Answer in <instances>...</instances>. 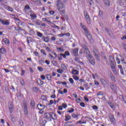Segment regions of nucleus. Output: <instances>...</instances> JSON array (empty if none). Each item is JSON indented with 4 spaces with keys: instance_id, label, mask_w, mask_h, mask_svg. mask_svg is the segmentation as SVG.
<instances>
[{
    "instance_id": "nucleus-54",
    "label": "nucleus",
    "mask_w": 126,
    "mask_h": 126,
    "mask_svg": "<svg viewBox=\"0 0 126 126\" xmlns=\"http://www.w3.org/2000/svg\"><path fill=\"white\" fill-rule=\"evenodd\" d=\"M78 123L79 124H86V121L83 122L82 121H79L78 122Z\"/></svg>"
},
{
    "instance_id": "nucleus-36",
    "label": "nucleus",
    "mask_w": 126,
    "mask_h": 126,
    "mask_svg": "<svg viewBox=\"0 0 126 126\" xmlns=\"http://www.w3.org/2000/svg\"><path fill=\"white\" fill-rule=\"evenodd\" d=\"M41 100H43V101H46V100H47V97H46V96L44 95H42L41 96Z\"/></svg>"
},
{
    "instance_id": "nucleus-20",
    "label": "nucleus",
    "mask_w": 126,
    "mask_h": 126,
    "mask_svg": "<svg viewBox=\"0 0 126 126\" xmlns=\"http://www.w3.org/2000/svg\"><path fill=\"white\" fill-rule=\"evenodd\" d=\"M30 16L32 19H35L37 18V15H36L34 13H32L30 14Z\"/></svg>"
},
{
    "instance_id": "nucleus-5",
    "label": "nucleus",
    "mask_w": 126,
    "mask_h": 126,
    "mask_svg": "<svg viewBox=\"0 0 126 126\" xmlns=\"http://www.w3.org/2000/svg\"><path fill=\"white\" fill-rule=\"evenodd\" d=\"M84 15L86 18V20L88 24H91V19H90V16H89V14L86 11L84 12Z\"/></svg>"
},
{
    "instance_id": "nucleus-10",
    "label": "nucleus",
    "mask_w": 126,
    "mask_h": 126,
    "mask_svg": "<svg viewBox=\"0 0 126 126\" xmlns=\"http://www.w3.org/2000/svg\"><path fill=\"white\" fill-rule=\"evenodd\" d=\"M16 23L17 25H18V26H20V25H21L22 26L23 25H24V22L20 21V20L19 19H17V18H16Z\"/></svg>"
},
{
    "instance_id": "nucleus-32",
    "label": "nucleus",
    "mask_w": 126,
    "mask_h": 126,
    "mask_svg": "<svg viewBox=\"0 0 126 126\" xmlns=\"http://www.w3.org/2000/svg\"><path fill=\"white\" fill-rule=\"evenodd\" d=\"M97 96L98 98H100V96H103V93L101 92H99L97 94Z\"/></svg>"
},
{
    "instance_id": "nucleus-28",
    "label": "nucleus",
    "mask_w": 126,
    "mask_h": 126,
    "mask_svg": "<svg viewBox=\"0 0 126 126\" xmlns=\"http://www.w3.org/2000/svg\"><path fill=\"white\" fill-rule=\"evenodd\" d=\"M92 76H93V79H95L96 77V78L99 77V75L97 73H95V74H92Z\"/></svg>"
},
{
    "instance_id": "nucleus-27",
    "label": "nucleus",
    "mask_w": 126,
    "mask_h": 126,
    "mask_svg": "<svg viewBox=\"0 0 126 126\" xmlns=\"http://www.w3.org/2000/svg\"><path fill=\"white\" fill-rule=\"evenodd\" d=\"M110 78H111L112 81L116 82V78H115V76L114 75H110Z\"/></svg>"
},
{
    "instance_id": "nucleus-39",
    "label": "nucleus",
    "mask_w": 126,
    "mask_h": 126,
    "mask_svg": "<svg viewBox=\"0 0 126 126\" xmlns=\"http://www.w3.org/2000/svg\"><path fill=\"white\" fill-rule=\"evenodd\" d=\"M41 54H43L44 56H47V53H46V51L44 50H41L40 51Z\"/></svg>"
},
{
    "instance_id": "nucleus-47",
    "label": "nucleus",
    "mask_w": 126,
    "mask_h": 126,
    "mask_svg": "<svg viewBox=\"0 0 126 126\" xmlns=\"http://www.w3.org/2000/svg\"><path fill=\"white\" fill-rule=\"evenodd\" d=\"M37 69L39 71H43L44 70V69H43V68H42L41 67H37Z\"/></svg>"
},
{
    "instance_id": "nucleus-40",
    "label": "nucleus",
    "mask_w": 126,
    "mask_h": 126,
    "mask_svg": "<svg viewBox=\"0 0 126 126\" xmlns=\"http://www.w3.org/2000/svg\"><path fill=\"white\" fill-rule=\"evenodd\" d=\"M27 42H28V44H29V43H30V42H32V41L31 40V37H28Z\"/></svg>"
},
{
    "instance_id": "nucleus-24",
    "label": "nucleus",
    "mask_w": 126,
    "mask_h": 126,
    "mask_svg": "<svg viewBox=\"0 0 126 126\" xmlns=\"http://www.w3.org/2000/svg\"><path fill=\"white\" fill-rule=\"evenodd\" d=\"M36 35L39 37L40 38H43V37H44V35L42 34V33L38 32L37 33H36Z\"/></svg>"
},
{
    "instance_id": "nucleus-23",
    "label": "nucleus",
    "mask_w": 126,
    "mask_h": 126,
    "mask_svg": "<svg viewBox=\"0 0 126 126\" xmlns=\"http://www.w3.org/2000/svg\"><path fill=\"white\" fill-rule=\"evenodd\" d=\"M46 78L49 81H52V76L50 74L46 75Z\"/></svg>"
},
{
    "instance_id": "nucleus-7",
    "label": "nucleus",
    "mask_w": 126,
    "mask_h": 126,
    "mask_svg": "<svg viewBox=\"0 0 126 126\" xmlns=\"http://www.w3.org/2000/svg\"><path fill=\"white\" fill-rule=\"evenodd\" d=\"M93 52L94 53V56L96 58V60H97V61L99 60V51H98V50L96 49H94L93 50Z\"/></svg>"
},
{
    "instance_id": "nucleus-8",
    "label": "nucleus",
    "mask_w": 126,
    "mask_h": 126,
    "mask_svg": "<svg viewBox=\"0 0 126 126\" xmlns=\"http://www.w3.org/2000/svg\"><path fill=\"white\" fill-rule=\"evenodd\" d=\"M8 107L9 108V111L10 112V113H12V112L13 111V103H12V102L10 101L9 102L8 104Z\"/></svg>"
},
{
    "instance_id": "nucleus-51",
    "label": "nucleus",
    "mask_w": 126,
    "mask_h": 126,
    "mask_svg": "<svg viewBox=\"0 0 126 126\" xmlns=\"http://www.w3.org/2000/svg\"><path fill=\"white\" fill-rule=\"evenodd\" d=\"M38 84L41 86L44 84V82L43 81L40 80V83H38Z\"/></svg>"
},
{
    "instance_id": "nucleus-42",
    "label": "nucleus",
    "mask_w": 126,
    "mask_h": 126,
    "mask_svg": "<svg viewBox=\"0 0 126 126\" xmlns=\"http://www.w3.org/2000/svg\"><path fill=\"white\" fill-rule=\"evenodd\" d=\"M56 37L55 36H52L51 38V41H52L53 42H55V41H56Z\"/></svg>"
},
{
    "instance_id": "nucleus-55",
    "label": "nucleus",
    "mask_w": 126,
    "mask_h": 126,
    "mask_svg": "<svg viewBox=\"0 0 126 126\" xmlns=\"http://www.w3.org/2000/svg\"><path fill=\"white\" fill-rule=\"evenodd\" d=\"M122 98L123 99L124 102L126 104V97L122 96Z\"/></svg>"
},
{
    "instance_id": "nucleus-3",
    "label": "nucleus",
    "mask_w": 126,
    "mask_h": 126,
    "mask_svg": "<svg viewBox=\"0 0 126 126\" xmlns=\"http://www.w3.org/2000/svg\"><path fill=\"white\" fill-rule=\"evenodd\" d=\"M44 119L47 120L48 122L52 121V120H57L58 117L56 114L53 112L45 113L43 115Z\"/></svg>"
},
{
    "instance_id": "nucleus-61",
    "label": "nucleus",
    "mask_w": 126,
    "mask_h": 126,
    "mask_svg": "<svg viewBox=\"0 0 126 126\" xmlns=\"http://www.w3.org/2000/svg\"><path fill=\"white\" fill-rule=\"evenodd\" d=\"M21 85H22L23 86H24V85H25V83H24V80H22L21 81Z\"/></svg>"
},
{
    "instance_id": "nucleus-60",
    "label": "nucleus",
    "mask_w": 126,
    "mask_h": 126,
    "mask_svg": "<svg viewBox=\"0 0 126 126\" xmlns=\"http://www.w3.org/2000/svg\"><path fill=\"white\" fill-rule=\"evenodd\" d=\"M24 74H25V70L22 69L21 74L22 76H23Z\"/></svg>"
},
{
    "instance_id": "nucleus-46",
    "label": "nucleus",
    "mask_w": 126,
    "mask_h": 126,
    "mask_svg": "<svg viewBox=\"0 0 126 126\" xmlns=\"http://www.w3.org/2000/svg\"><path fill=\"white\" fill-rule=\"evenodd\" d=\"M73 78H74V79H75V80H78V79H79V78L78 77L75 75L73 76Z\"/></svg>"
},
{
    "instance_id": "nucleus-35",
    "label": "nucleus",
    "mask_w": 126,
    "mask_h": 126,
    "mask_svg": "<svg viewBox=\"0 0 126 126\" xmlns=\"http://www.w3.org/2000/svg\"><path fill=\"white\" fill-rule=\"evenodd\" d=\"M31 105H32V107L35 106V101L34 100L31 101Z\"/></svg>"
},
{
    "instance_id": "nucleus-2",
    "label": "nucleus",
    "mask_w": 126,
    "mask_h": 126,
    "mask_svg": "<svg viewBox=\"0 0 126 126\" xmlns=\"http://www.w3.org/2000/svg\"><path fill=\"white\" fill-rule=\"evenodd\" d=\"M57 9L62 16L65 13V6L61 0L56 1Z\"/></svg>"
},
{
    "instance_id": "nucleus-49",
    "label": "nucleus",
    "mask_w": 126,
    "mask_h": 126,
    "mask_svg": "<svg viewBox=\"0 0 126 126\" xmlns=\"http://www.w3.org/2000/svg\"><path fill=\"white\" fill-rule=\"evenodd\" d=\"M68 113H73V112H74V109H73V108H70V110H68Z\"/></svg>"
},
{
    "instance_id": "nucleus-44",
    "label": "nucleus",
    "mask_w": 126,
    "mask_h": 126,
    "mask_svg": "<svg viewBox=\"0 0 126 126\" xmlns=\"http://www.w3.org/2000/svg\"><path fill=\"white\" fill-rule=\"evenodd\" d=\"M98 16L102 17V16H103V12L100 11L99 12Z\"/></svg>"
},
{
    "instance_id": "nucleus-52",
    "label": "nucleus",
    "mask_w": 126,
    "mask_h": 126,
    "mask_svg": "<svg viewBox=\"0 0 126 126\" xmlns=\"http://www.w3.org/2000/svg\"><path fill=\"white\" fill-rule=\"evenodd\" d=\"M52 55H54V56H55L54 59H57V53H55V52H52Z\"/></svg>"
},
{
    "instance_id": "nucleus-18",
    "label": "nucleus",
    "mask_w": 126,
    "mask_h": 126,
    "mask_svg": "<svg viewBox=\"0 0 126 126\" xmlns=\"http://www.w3.org/2000/svg\"><path fill=\"white\" fill-rule=\"evenodd\" d=\"M42 39L43 41L44 42H46V43H48V42L50 41V38L49 37V36H47V37L43 36L42 37Z\"/></svg>"
},
{
    "instance_id": "nucleus-37",
    "label": "nucleus",
    "mask_w": 126,
    "mask_h": 126,
    "mask_svg": "<svg viewBox=\"0 0 126 126\" xmlns=\"http://www.w3.org/2000/svg\"><path fill=\"white\" fill-rule=\"evenodd\" d=\"M52 63H53V65H54V66H57V64L58 63V62H57V61H53L52 62Z\"/></svg>"
},
{
    "instance_id": "nucleus-25",
    "label": "nucleus",
    "mask_w": 126,
    "mask_h": 126,
    "mask_svg": "<svg viewBox=\"0 0 126 126\" xmlns=\"http://www.w3.org/2000/svg\"><path fill=\"white\" fill-rule=\"evenodd\" d=\"M70 119H71V117H70V116L66 115L65 119L64 121H65V122H67L69 120H70Z\"/></svg>"
},
{
    "instance_id": "nucleus-4",
    "label": "nucleus",
    "mask_w": 126,
    "mask_h": 126,
    "mask_svg": "<svg viewBox=\"0 0 126 126\" xmlns=\"http://www.w3.org/2000/svg\"><path fill=\"white\" fill-rule=\"evenodd\" d=\"M80 26L82 29H83L84 31L85 32V35L87 38L88 39L89 41L90 42H93V39H92V35H91V34H90V32H89V31H88V29L85 25H84L82 23H80Z\"/></svg>"
},
{
    "instance_id": "nucleus-12",
    "label": "nucleus",
    "mask_w": 126,
    "mask_h": 126,
    "mask_svg": "<svg viewBox=\"0 0 126 126\" xmlns=\"http://www.w3.org/2000/svg\"><path fill=\"white\" fill-rule=\"evenodd\" d=\"M111 67L112 69L113 73H114L115 75H118V72H117V70H116V66L115 65L111 66Z\"/></svg>"
},
{
    "instance_id": "nucleus-58",
    "label": "nucleus",
    "mask_w": 126,
    "mask_h": 126,
    "mask_svg": "<svg viewBox=\"0 0 126 126\" xmlns=\"http://www.w3.org/2000/svg\"><path fill=\"white\" fill-rule=\"evenodd\" d=\"M58 93L59 94H61V95H63V92L61 90H59Z\"/></svg>"
},
{
    "instance_id": "nucleus-21",
    "label": "nucleus",
    "mask_w": 126,
    "mask_h": 126,
    "mask_svg": "<svg viewBox=\"0 0 126 126\" xmlns=\"http://www.w3.org/2000/svg\"><path fill=\"white\" fill-rule=\"evenodd\" d=\"M3 42H4V44H6L7 45L9 44V40L7 38L3 39Z\"/></svg>"
},
{
    "instance_id": "nucleus-38",
    "label": "nucleus",
    "mask_w": 126,
    "mask_h": 126,
    "mask_svg": "<svg viewBox=\"0 0 126 126\" xmlns=\"http://www.w3.org/2000/svg\"><path fill=\"white\" fill-rule=\"evenodd\" d=\"M57 72H58V73H63V70L61 69H58L57 70Z\"/></svg>"
},
{
    "instance_id": "nucleus-31",
    "label": "nucleus",
    "mask_w": 126,
    "mask_h": 126,
    "mask_svg": "<svg viewBox=\"0 0 126 126\" xmlns=\"http://www.w3.org/2000/svg\"><path fill=\"white\" fill-rule=\"evenodd\" d=\"M0 50L1 54H5V49L4 48L2 47Z\"/></svg>"
},
{
    "instance_id": "nucleus-41",
    "label": "nucleus",
    "mask_w": 126,
    "mask_h": 126,
    "mask_svg": "<svg viewBox=\"0 0 126 126\" xmlns=\"http://www.w3.org/2000/svg\"><path fill=\"white\" fill-rule=\"evenodd\" d=\"M57 50H58V51H60V52H62V53L63 52H64L63 49V48H61V47L57 48Z\"/></svg>"
},
{
    "instance_id": "nucleus-45",
    "label": "nucleus",
    "mask_w": 126,
    "mask_h": 126,
    "mask_svg": "<svg viewBox=\"0 0 126 126\" xmlns=\"http://www.w3.org/2000/svg\"><path fill=\"white\" fill-rule=\"evenodd\" d=\"M69 82L71 84H73V79H72V78H70L69 79Z\"/></svg>"
},
{
    "instance_id": "nucleus-9",
    "label": "nucleus",
    "mask_w": 126,
    "mask_h": 126,
    "mask_svg": "<svg viewBox=\"0 0 126 126\" xmlns=\"http://www.w3.org/2000/svg\"><path fill=\"white\" fill-rule=\"evenodd\" d=\"M108 60L109 62H110V66L115 65V59H114V57H113L112 56H109Z\"/></svg>"
},
{
    "instance_id": "nucleus-57",
    "label": "nucleus",
    "mask_w": 126,
    "mask_h": 126,
    "mask_svg": "<svg viewBox=\"0 0 126 126\" xmlns=\"http://www.w3.org/2000/svg\"><path fill=\"white\" fill-rule=\"evenodd\" d=\"M80 105L81 106V107H84L85 106V104L83 102H81L80 103Z\"/></svg>"
},
{
    "instance_id": "nucleus-16",
    "label": "nucleus",
    "mask_w": 126,
    "mask_h": 126,
    "mask_svg": "<svg viewBox=\"0 0 126 126\" xmlns=\"http://www.w3.org/2000/svg\"><path fill=\"white\" fill-rule=\"evenodd\" d=\"M37 107L38 110H44L45 109V106L41 104H37Z\"/></svg>"
},
{
    "instance_id": "nucleus-33",
    "label": "nucleus",
    "mask_w": 126,
    "mask_h": 126,
    "mask_svg": "<svg viewBox=\"0 0 126 126\" xmlns=\"http://www.w3.org/2000/svg\"><path fill=\"white\" fill-rule=\"evenodd\" d=\"M28 9H30V6L29 5H26L25 6V10L26 11H27V10H28Z\"/></svg>"
},
{
    "instance_id": "nucleus-34",
    "label": "nucleus",
    "mask_w": 126,
    "mask_h": 126,
    "mask_svg": "<svg viewBox=\"0 0 126 126\" xmlns=\"http://www.w3.org/2000/svg\"><path fill=\"white\" fill-rule=\"evenodd\" d=\"M62 42H63V40L62 39H60V40L56 41V44L57 45H62Z\"/></svg>"
},
{
    "instance_id": "nucleus-43",
    "label": "nucleus",
    "mask_w": 126,
    "mask_h": 126,
    "mask_svg": "<svg viewBox=\"0 0 126 126\" xmlns=\"http://www.w3.org/2000/svg\"><path fill=\"white\" fill-rule=\"evenodd\" d=\"M40 78H41V79L42 80H45V79H46V77H45V75H41L40 76Z\"/></svg>"
},
{
    "instance_id": "nucleus-15",
    "label": "nucleus",
    "mask_w": 126,
    "mask_h": 126,
    "mask_svg": "<svg viewBox=\"0 0 126 126\" xmlns=\"http://www.w3.org/2000/svg\"><path fill=\"white\" fill-rule=\"evenodd\" d=\"M24 112L25 116H28V107L26 105L24 106Z\"/></svg>"
},
{
    "instance_id": "nucleus-50",
    "label": "nucleus",
    "mask_w": 126,
    "mask_h": 126,
    "mask_svg": "<svg viewBox=\"0 0 126 126\" xmlns=\"http://www.w3.org/2000/svg\"><path fill=\"white\" fill-rule=\"evenodd\" d=\"M45 49L46 50L48 51V52H52V50H51V49H50V48H49V47H46Z\"/></svg>"
},
{
    "instance_id": "nucleus-1",
    "label": "nucleus",
    "mask_w": 126,
    "mask_h": 126,
    "mask_svg": "<svg viewBox=\"0 0 126 126\" xmlns=\"http://www.w3.org/2000/svg\"><path fill=\"white\" fill-rule=\"evenodd\" d=\"M83 50L84 51V54L86 55V58L89 61L90 63L93 65L95 64V60H94V58H93V57H92L91 56V53H90V51H89V50H88L87 46L83 45Z\"/></svg>"
},
{
    "instance_id": "nucleus-6",
    "label": "nucleus",
    "mask_w": 126,
    "mask_h": 126,
    "mask_svg": "<svg viewBox=\"0 0 126 126\" xmlns=\"http://www.w3.org/2000/svg\"><path fill=\"white\" fill-rule=\"evenodd\" d=\"M100 82H101L102 85H103V86H104V88H106V87H107V85H109V84L108 83V81H107V80H105L103 78L100 79Z\"/></svg>"
},
{
    "instance_id": "nucleus-53",
    "label": "nucleus",
    "mask_w": 126,
    "mask_h": 126,
    "mask_svg": "<svg viewBox=\"0 0 126 126\" xmlns=\"http://www.w3.org/2000/svg\"><path fill=\"white\" fill-rule=\"evenodd\" d=\"M93 110H98V106L94 105V106H93Z\"/></svg>"
},
{
    "instance_id": "nucleus-11",
    "label": "nucleus",
    "mask_w": 126,
    "mask_h": 126,
    "mask_svg": "<svg viewBox=\"0 0 126 126\" xmlns=\"http://www.w3.org/2000/svg\"><path fill=\"white\" fill-rule=\"evenodd\" d=\"M70 55V54L69 53V52L65 51L64 54L62 53L60 54V56L61 57H63L64 59H65V58H66V56H69Z\"/></svg>"
},
{
    "instance_id": "nucleus-62",
    "label": "nucleus",
    "mask_w": 126,
    "mask_h": 126,
    "mask_svg": "<svg viewBox=\"0 0 126 126\" xmlns=\"http://www.w3.org/2000/svg\"><path fill=\"white\" fill-rule=\"evenodd\" d=\"M62 107H63V108H66V107H67V105L65 104V103H63L62 104Z\"/></svg>"
},
{
    "instance_id": "nucleus-14",
    "label": "nucleus",
    "mask_w": 126,
    "mask_h": 126,
    "mask_svg": "<svg viewBox=\"0 0 126 126\" xmlns=\"http://www.w3.org/2000/svg\"><path fill=\"white\" fill-rule=\"evenodd\" d=\"M110 88L113 91H116L117 90V86L115 84H111L110 85Z\"/></svg>"
},
{
    "instance_id": "nucleus-13",
    "label": "nucleus",
    "mask_w": 126,
    "mask_h": 126,
    "mask_svg": "<svg viewBox=\"0 0 126 126\" xmlns=\"http://www.w3.org/2000/svg\"><path fill=\"white\" fill-rule=\"evenodd\" d=\"M109 117L111 123H115V122H116V120L115 119L114 115H113L112 114H110Z\"/></svg>"
},
{
    "instance_id": "nucleus-19",
    "label": "nucleus",
    "mask_w": 126,
    "mask_h": 126,
    "mask_svg": "<svg viewBox=\"0 0 126 126\" xmlns=\"http://www.w3.org/2000/svg\"><path fill=\"white\" fill-rule=\"evenodd\" d=\"M73 54H74L75 56H77V55H78V49L77 48L74 49L73 51Z\"/></svg>"
},
{
    "instance_id": "nucleus-59",
    "label": "nucleus",
    "mask_w": 126,
    "mask_h": 126,
    "mask_svg": "<svg viewBox=\"0 0 126 126\" xmlns=\"http://www.w3.org/2000/svg\"><path fill=\"white\" fill-rule=\"evenodd\" d=\"M64 36H67V37H69V36H70V33L69 32L64 33Z\"/></svg>"
},
{
    "instance_id": "nucleus-63",
    "label": "nucleus",
    "mask_w": 126,
    "mask_h": 126,
    "mask_svg": "<svg viewBox=\"0 0 126 126\" xmlns=\"http://www.w3.org/2000/svg\"><path fill=\"white\" fill-rule=\"evenodd\" d=\"M20 125L21 126H24V123L22 121H20Z\"/></svg>"
},
{
    "instance_id": "nucleus-29",
    "label": "nucleus",
    "mask_w": 126,
    "mask_h": 126,
    "mask_svg": "<svg viewBox=\"0 0 126 126\" xmlns=\"http://www.w3.org/2000/svg\"><path fill=\"white\" fill-rule=\"evenodd\" d=\"M6 8H7V10H8V11H13V9L9 6H7Z\"/></svg>"
},
{
    "instance_id": "nucleus-48",
    "label": "nucleus",
    "mask_w": 126,
    "mask_h": 126,
    "mask_svg": "<svg viewBox=\"0 0 126 126\" xmlns=\"http://www.w3.org/2000/svg\"><path fill=\"white\" fill-rule=\"evenodd\" d=\"M107 104H108V105L110 106V107H111V106H113V105H114L113 104V103H112V101H109L107 102Z\"/></svg>"
},
{
    "instance_id": "nucleus-30",
    "label": "nucleus",
    "mask_w": 126,
    "mask_h": 126,
    "mask_svg": "<svg viewBox=\"0 0 126 126\" xmlns=\"http://www.w3.org/2000/svg\"><path fill=\"white\" fill-rule=\"evenodd\" d=\"M79 116V115L72 114V118H74V119H78V116Z\"/></svg>"
},
{
    "instance_id": "nucleus-22",
    "label": "nucleus",
    "mask_w": 126,
    "mask_h": 126,
    "mask_svg": "<svg viewBox=\"0 0 126 126\" xmlns=\"http://www.w3.org/2000/svg\"><path fill=\"white\" fill-rule=\"evenodd\" d=\"M72 74H75V75H78V71L75 69H73L72 70Z\"/></svg>"
},
{
    "instance_id": "nucleus-56",
    "label": "nucleus",
    "mask_w": 126,
    "mask_h": 126,
    "mask_svg": "<svg viewBox=\"0 0 126 126\" xmlns=\"http://www.w3.org/2000/svg\"><path fill=\"white\" fill-rule=\"evenodd\" d=\"M35 24H36V25H41V22L40 21H37L35 22Z\"/></svg>"
},
{
    "instance_id": "nucleus-17",
    "label": "nucleus",
    "mask_w": 126,
    "mask_h": 126,
    "mask_svg": "<svg viewBox=\"0 0 126 126\" xmlns=\"http://www.w3.org/2000/svg\"><path fill=\"white\" fill-rule=\"evenodd\" d=\"M118 68H120L121 73L122 75H125V73L124 72V69H123V66L122 65H118Z\"/></svg>"
},
{
    "instance_id": "nucleus-26",
    "label": "nucleus",
    "mask_w": 126,
    "mask_h": 126,
    "mask_svg": "<svg viewBox=\"0 0 126 126\" xmlns=\"http://www.w3.org/2000/svg\"><path fill=\"white\" fill-rule=\"evenodd\" d=\"M2 24L3 25H9V22L7 20L2 21Z\"/></svg>"
},
{
    "instance_id": "nucleus-64",
    "label": "nucleus",
    "mask_w": 126,
    "mask_h": 126,
    "mask_svg": "<svg viewBox=\"0 0 126 126\" xmlns=\"http://www.w3.org/2000/svg\"><path fill=\"white\" fill-rule=\"evenodd\" d=\"M105 4H106V5H110V2L109 0H106L105 2Z\"/></svg>"
}]
</instances>
